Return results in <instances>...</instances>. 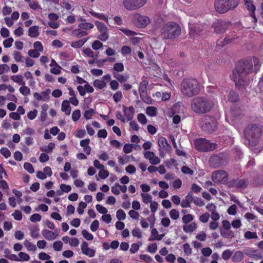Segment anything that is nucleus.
Here are the masks:
<instances>
[{
	"label": "nucleus",
	"instance_id": "f257e3e1",
	"mask_svg": "<svg viewBox=\"0 0 263 263\" xmlns=\"http://www.w3.org/2000/svg\"><path fill=\"white\" fill-rule=\"evenodd\" d=\"M260 67L259 60L256 57L242 59L236 64L233 70L231 79L235 82L236 87L244 86L248 82V74L253 72H257Z\"/></svg>",
	"mask_w": 263,
	"mask_h": 263
},
{
	"label": "nucleus",
	"instance_id": "f03ea898",
	"mask_svg": "<svg viewBox=\"0 0 263 263\" xmlns=\"http://www.w3.org/2000/svg\"><path fill=\"white\" fill-rule=\"evenodd\" d=\"M214 105L213 100L206 96L196 97L191 101V109L198 114H204L210 112Z\"/></svg>",
	"mask_w": 263,
	"mask_h": 263
},
{
	"label": "nucleus",
	"instance_id": "7ed1b4c3",
	"mask_svg": "<svg viewBox=\"0 0 263 263\" xmlns=\"http://www.w3.org/2000/svg\"><path fill=\"white\" fill-rule=\"evenodd\" d=\"M200 90L199 83L195 79H185L182 81V93L189 97L197 95Z\"/></svg>",
	"mask_w": 263,
	"mask_h": 263
},
{
	"label": "nucleus",
	"instance_id": "20e7f679",
	"mask_svg": "<svg viewBox=\"0 0 263 263\" xmlns=\"http://www.w3.org/2000/svg\"><path fill=\"white\" fill-rule=\"evenodd\" d=\"M179 25L174 22H170L163 25L161 33L164 39H173L177 37L180 34Z\"/></svg>",
	"mask_w": 263,
	"mask_h": 263
},
{
	"label": "nucleus",
	"instance_id": "39448f33",
	"mask_svg": "<svg viewBox=\"0 0 263 263\" xmlns=\"http://www.w3.org/2000/svg\"><path fill=\"white\" fill-rule=\"evenodd\" d=\"M261 134V129L256 124H252L247 126L244 131V136L248 140L249 144H254L256 140Z\"/></svg>",
	"mask_w": 263,
	"mask_h": 263
},
{
	"label": "nucleus",
	"instance_id": "423d86ee",
	"mask_svg": "<svg viewBox=\"0 0 263 263\" xmlns=\"http://www.w3.org/2000/svg\"><path fill=\"white\" fill-rule=\"evenodd\" d=\"M240 0H216L214 7L216 11L219 13H224L230 9L236 8Z\"/></svg>",
	"mask_w": 263,
	"mask_h": 263
},
{
	"label": "nucleus",
	"instance_id": "0eeeda50",
	"mask_svg": "<svg viewBox=\"0 0 263 263\" xmlns=\"http://www.w3.org/2000/svg\"><path fill=\"white\" fill-rule=\"evenodd\" d=\"M195 148L199 152H206L213 151L217 148V145L212 143L205 138H198L194 140Z\"/></svg>",
	"mask_w": 263,
	"mask_h": 263
},
{
	"label": "nucleus",
	"instance_id": "6e6552de",
	"mask_svg": "<svg viewBox=\"0 0 263 263\" xmlns=\"http://www.w3.org/2000/svg\"><path fill=\"white\" fill-rule=\"evenodd\" d=\"M249 183L247 178L233 179L227 182L229 188H236L239 190H243L247 187Z\"/></svg>",
	"mask_w": 263,
	"mask_h": 263
},
{
	"label": "nucleus",
	"instance_id": "1a4fd4ad",
	"mask_svg": "<svg viewBox=\"0 0 263 263\" xmlns=\"http://www.w3.org/2000/svg\"><path fill=\"white\" fill-rule=\"evenodd\" d=\"M227 160L224 155L219 153L218 155H213L209 159L210 165L214 168H218L227 164Z\"/></svg>",
	"mask_w": 263,
	"mask_h": 263
},
{
	"label": "nucleus",
	"instance_id": "9d476101",
	"mask_svg": "<svg viewBox=\"0 0 263 263\" xmlns=\"http://www.w3.org/2000/svg\"><path fill=\"white\" fill-rule=\"evenodd\" d=\"M217 126V122L213 117H206L204 119L201 125L203 130L208 133H213Z\"/></svg>",
	"mask_w": 263,
	"mask_h": 263
},
{
	"label": "nucleus",
	"instance_id": "9b49d317",
	"mask_svg": "<svg viewBox=\"0 0 263 263\" xmlns=\"http://www.w3.org/2000/svg\"><path fill=\"white\" fill-rule=\"evenodd\" d=\"M147 0H124L123 5L128 10H135L143 7Z\"/></svg>",
	"mask_w": 263,
	"mask_h": 263
},
{
	"label": "nucleus",
	"instance_id": "f8f14e48",
	"mask_svg": "<svg viewBox=\"0 0 263 263\" xmlns=\"http://www.w3.org/2000/svg\"><path fill=\"white\" fill-rule=\"evenodd\" d=\"M228 178V174L224 170L215 171L212 175V179L215 183H227Z\"/></svg>",
	"mask_w": 263,
	"mask_h": 263
},
{
	"label": "nucleus",
	"instance_id": "ddd939ff",
	"mask_svg": "<svg viewBox=\"0 0 263 263\" xmlns=\"http://www.w3.org/2000/svg\"><path fill=\"white\" fill-rule=\"evenodd\" d=\"M134 19L135 25L140 28L146 27L150 23V20L147 16L138 13L134 14Z\"/></svg>",
	"mask_w": 263,
	"mask_h": 263
},
{
	"label": "nucleus",
	"instance_id": "4468645a",
	"mask_svg": "<svg viewBox=\"0 0 263 263\" xmlns=\"http://www.w3.org/2000/svg\"><path fill=\"white\" fill-rule=\"evenodd\" d=\"M230 25V22L217 20L213 24L212 28L216 33L222 34L226 31Z\"/></svg>",
	"mask_w": 263,
	"mask_h": 263
},
{
	"label": "nucleus",
	"instance_id": "2eb2a0df",
	"mask_svg": "<svg viewBox=\"0 0 263 263\" xmlns=\"http://www.w3.org/2000/svg\"><path fill=\"white\" fill-rule=\"evenodd\" d=\"M95 25L97 27L98 30L100 32L99 39L102 41H106L109 37L108 33V29L106 25L99 21H96Z\"/></svg>",
	"mask_w": 263,
	"mask_h": 263
},
{
	"label": "nucleus",
	"instance_id": "dca6fc26",
	"mask_svg": "<svg viewBox=\"0 0 263 263\" xmlns=\"http://www.w3.org/2000/svg\"><path fill=\"white\" fill-rule=\"evenodd\" d=\"M81 251L83 254L88 256L89 257H93L95 255V250L88 247V244L87 242L84 241L81 244Z\"/></svg>",
	"mask_w": 263,
	"mask_h": 263
},
{
	"label": "nucleus",
	"instance_id": "f3484780",
	"mask_svg": "<svg viewBox=\"0 0 263 263\" xmlns=\"http://www.w3.org/2000/svg\"><path fill=\"white\" fill-rule=\"evenodd\" d=\"M202 31L201 26L199 24H191L190 25V34L193 37L200 35Z\"/></svg>",
	"mask_w": 263,
	"mask_h": 263
},
{
	"label": "nucleus",
	"instance_id": "a211bd4d",
	"mask_svg": "<svg viewBox=\"0 0 263 263\" xmlns=\"http://www.w3.org/2000/svg\"><path fill=\"white\" fill-rule=\"evenodd\" d=\"M123 111L128 121H130L133 119L135 110L133 106L127 108L124 105H123Z\"/></svg>",
	"mask_w": 263,
	"mask_h": 263
},
{
	"label": "nucleus",
	"instance_id": "6ab92c4d",
	"mask_svg": "<svg viewBox=\"0 0 263 263\" xmlns=\"http://www.w3.org/2000/svg\"><path fill=\"white\" fill-rule=\"evenodd\" d=\"M158 143L160 148L164 151H170L172 149L171 146L168 144L166 139L161 137L158 139Z\"/></svg>",
	"mask_w": 263,
	"mask_h": 263
},
{
	"label": "nucleus",
	"instance_id": "aec40b11",
	"mask_svg": "<svg viewBox=\"0 0 263 263\" xmlns=\"http://www.w3.org/2000/svg\"><path fill=\"white\" fill-rule=\"evenodd\" d=\"M243 1L247 10L250 12V16L257 20L255 15L256 7L253 4L252 0H243Z\"/></svg>",
	"mask_w": 263,
	"mask_h": 263
},
{
	"label": "nucleus",
	"instance_id": "412c9836",
	"mask_svg": "<svg viewBox=\"0 0 263 263\" xmlns=\"http://www.w3.org/2000/svg\"><path fill=\"white\" fill-rule=\"evenodd\" d=\"M155 220V217L154 214H153L149 218H147L146 219L142 218L140 221V224L143 228H147L149 226V224L147 222L148 221L150 223L151 227H153L154 226V223Z\"/></svg>",
	"mask_w": 263,
	"mask_h": 263
},
{
	"label": "nucleus",
	"instance_id": "4be33fe9",
	"mask_svg": "<svg viewBox=\"0 0 263 263\" xmlns=\"http://www.w3.org/2000/svg\"><path fill=\"white\" fill-rule=\"evenodd\" d=\"M197 228V224L195 222H191L189 224H184L183 226V230L186 233H191L196 231Z\"/></svg>",
	"mask_w": 263,
	"mask_h": 263
},
{
	"label": "nucleus",
	"instance_id": "5701e85b",
	"mask_svg": "<svg viewBox=\"0 0 263 263\" xmlns=\"http://www.w3.org/2000/svg\"><path fill=\"white\" fill-rule=\"evenodd\" d=\"M113 77L116 80L121 83L126 82L129 79V76L127 74H121L116 72H112Z\"/></svg>",
	"mask_w": 263,
	"mask_h": 263
},
{
	"label": "nucleus",
	"instance_id": "b1692460",
	"mask_svg": "<svg viewBox=\"0 0 263 263\" xmlns=\"http://www.w3.org/2000/svg\"><path fill=\"white\" fill-rule=\"evenodd\" d=\"M71 109L69 102L67 100H64L62 103L61 110L64 112L66 115H69L71 112Z\"/></svg>",
	"mask_w": 263,
	"mask_h": 263
},
{
	"label": "nucleus",
	"instance_id": "393cba45",
	"mask_svg": "<svg viewBox=\"0 0 263 263\" xmlns=\"http://www.w3.org/2000/svg\"><path fill=\"white\" fill-rule=\"evenodd\" d=\"M39 28L37 26L30 27L28 29V35L31 37H37L40 34Z\"/></svg>",
	"mask_w": 263,
	"mask_h": 263
},
{
	"label": "nucleus",
	"instance_id": "a878e982",
	"mask_svg": "<svg viewBox=\"0 0 263 263\" xmlns=\"http://www.w3.org/2000/svg\"><path fill=\"white\" fill-rule=\"evenodd\" d=\"M43 236L48 240H52L55 239V235L52 231L47 229L43 230L42 232Z\"/></svg>",
	"mask_w": 263,
	"mask_h": 263
},
{
	"label": "nucleus",
	"instance_id": "bb28decb",
	"mask_svg": "<svg viewBox=\"0 0 263 263\" xmlns=\"http://www.w3.org/2000/svg\"><path fill=\"white\" fill-rule=\"evenodd\" d=\"M88 38H83L79 41L72 42L71 46L74 48H80L88 41Z\"/></svg>",
	"mask_w": 263,
	"mask_h": 263
},
{
	"label": "nucleus",
	"instance_id": "cd10ccee",
	"mask_svg": "<svg viewBox=\"0 0 263 263\" xmlns=\"http://www.w3.org/2000/svg\"><path fill=\"white\" fill-rule=\"evenodd\" d=\"M239 99L238 94L234 90L230 91L228 95V100L231 102H236Z\"/></svg>",
	"mask_w": 263,
	"mask_h": 263
},
{
	"label": "nucleus",
	"instance_id": "c85d7f7f",
	"mask_svg": "<svg viewBox=\"0 0 263 263\" xmlns=\"http://www.w3.org/2000/svg\"><path fill=\"white\" fill-rule=\"evenodd\" d=\"M72 35L78 37H81L82 36H84L85 35H87L88 33L86 30H83L80 28H78L77 29H76L73 30L72 32Z\"/></svg>",
	"mask_w": 263,
	"mask_h": 263
},
{
	"label": "nucleus",
	"instance_id": "c756f323",
	"mask_svg": "<svg viewBox=\"0 0 263 263\" xmlns=\"http://www.w3.org/2000/svg\"><path fill=\"white\" fill-rule=\"evenodd\" d=\"M244 255L241 251H237L235 252L232 257L233 262L240 261L243 258Z\"/></svg>",
	"mask_w": 263,
	"mask_h": 263
},
{
	"label": "nucleus",
	"instance_id": "7c9ffc66",
	"mask_svg": "<svg viewBox=\"0 0 263 263\" xmlns=\"http://www.w3.org/2000/svg\"><path fill=\"white\" fill-rule=\"evenodd\" d=\"M206 90L209 93H214L216 95L222 94V92L220 91V88H219L217 86H209L207 87Z\"/></svg>",
	"mask_w": 263,
	"mask_h": 263
},
{
	"label": "nucleus",
	"instance_id": "2f4dec72",
	"mask_svg": "<svg viewBox=\"0 0 263 263\" xmlns=\"http://www.w3.org/2000/svg\"><path fill=\"white\" fill-rule=\"evenodd\" d=\"M148 85V81L147 79L143 80L140 83L139 92H143L147 91V87Z\"/></svg>",
	"mask_w": 263,
	"mask_h": 263
},
{
	"label": "nucleus",
	"instance_id": "473e14b6",
	"mask_svg": "<svg viewBox=\"0 0 263 263\" xmlns=\"http://www.w3.org/2000/svg\"><path fill=\"white\" fill-rule=\"evenodd\" d=\"M140 98L145 103L147 104H150L152 103V98L147 95V91L143 92H140Z\"/></svg>",
	"mask_w": 263,
	"mask_h": 263
},
{
	"label": "nucleus",
	"instance_id": "72a5a7b5",
	"mask_svg": "<svg viewBox=\"0 0 263 263\" xmlns=\"http://www.w3.org/2000/svg\"><path fill=\"white\" fill-rule=\"evenodd\" d=\"M146 114L150 117H155L157 114V109L154 106H148L146 109Z\"/></svg>",
	"mask_w": 263,
	"mask_h": 263
},
{
	"label": "nucleus",
	"instance_id": "f704fd0d",
	"mask_svg": "<svg viewBox=\"0 0 263 263\" xmlns=\"http://www.w3.org/2000/svg\"><path fill=\"white\" fill-rule=\"evenodd\" d=\"M93 85L95 87L100 89H103L106 86V84L104 81L102 80H96L93 81Z\"/></svg>",
	"mask_w": 263,
	"mask_h": 263
},
{
	"label": "nucleus",
	"instance_id": "c9c22d12",
	"mask_svg": "<svg viewBox=\"0 0 263 263\" xmlns=\"http://www.w3.org/2000/svg\"><path fill=\"white\" fill-rule=\"evenodd\" d=\"M24 245L28 251H35L36 250V246L27 239L24 240Z\"/></svg>",
	"mask_w": 263,
	"mask_h": 263
},
{
	"label": "nucleus",
	"instance_id": "e433bc0d",
	"mask_svg": "<svg viewBox=\"0 0 263 263\" xmlns=\"http://www.w3.org/2000/svg\"><path fill=\"white\" fill-rule=\"evenodd\" d=\"M248 255L252 258H253L255 260L260 259L262 258L261 254L260 253L257 252V250H252L250 251V253H248Z\"/></svg>",
	"mask_w": 263,
	"mask_h": 263
},
{
	"label": "nucleus",
	"instance_id": "4c0bfd02",
	"mask_svg": "<svg viewBox=\"0 0 263 263\" xmlns=\"http://www.w3.org/2000/svg\"><path fill=\"white\" fill-rule=\"evenodd\" d=\"M93 27V25L90 23H82L78 25V28L87 31L88 30H90Z\"/></svg>",
	"mask_w": 263,
	"mask_h": 263
},
{
	"label": "nucleus",
	"instance_id": "58836bf2",
	"mask_svg": "<svg viewBox=\"0 0 263 263\" xmlns=\"http://www.w3.org/2000/svg\"><path fill=\"white\" fill-rule=\"evenodd\" d=\"M124 69V66L122 63H116L114 65L112 72H122Z\"/></svg>",
	"mask_w": 263,
	"mask_h": 263
},
{
	"label": "nucleus",
	"instance_id": "ea45409f",
	"mask_svg": "<svg viewBox=\"0 0 263 263\" xmlns=\"http://www.w3.org/2000/svg\"><path fill=\"white\" fill-rule=\"evenodd\" d=\"M11 79L15 83H18L19 85H24L25 82L23 81V77L22 75H16V76H12Z\"/></svg>",
	"mask_w": 263,
	"mask_h": 263
},
{
	"label": "nucleus",
	"instance_id": "a19ab883",
	"mask_svg": "<svg viewBox=\"0 0 263 263\" xmlns=\"http://www.w3.org/2000/svg\"><path fill=\"white\" fill-rule=\"evenodd\" d=\"M193 198L192 194L190 193L185 197V200L182 201V207H187L190 206L191 202L192 201Z\"/></svg>",
	"mask_w": 263,
	"mask_h": 263
},
{
	"label": "nucleus",
	"instance_id": "79ce46f5",
	"mask_svg": "<svg viewBox=\"0 0 263 263\" xmlns=\"http://www.w3.org/2000/svg\"><path fill=\"white\" fill-rule=\"evenodd\" d=\"M234 39H231L226 37L222 41L218 40L217 42V45L220 47H222L225 45H228L229 43L231 42Z\"/></svg>",
	"mask_w": 263,
	"mask_h": 263
},
{
	"label": "nucleus",
	"instance_id": "37998d69",
	"mask_svg": "<svg viewBox=\"0 0 263 263\" xmlns=\"http://www.w3.org/2000/svg\"><path fill=\"white\" fill-rule=\"evenodd\" d=\"M20 92L24 96H26L30 94V88L24 85H22L19 89Z\"/></svg>",
	"mask_w": 263,
	"mask_h": 263
},
{
	"label": "nucleus",
	"instance_id": "c03bdc74",
	"mask_svg": "<svg viewBox=\"0 0 263 263\" xmlns=\"http://www.w3.org/2000/svg\"><path fill=\"white\" fill-rule=\"evenodd\" d=\"M30 235L33 238H37L40 236V229L35 227L30 230Z\"/></svg>",
	"mask_w": 263,
	"mask_h": 263
},
{
	"label": "nucleus",
	"instance_id": "a18cd8bd",
	"mask_svg": "<svg viewBox=\"0 0 263 263\" xmlns=\"http://www.w3.org/2000/svg\"><path fill=\"white\" fill-rule=\"evenodd\" d=\"M82 235L87 240H92L93 239V235L85 229L82 231Z\"/></svg>",
	"mask_w": 263,
	"mask_h": 263
},
{
	"label": "nucleus",
	"instance_id": "49530a36",
	"mask_svg": "<svg viewBox=\"0 0 263 263\" xmlns=\"http://www.w3.org/2000/svg\"><path fill=\"white\" fill-rule=\"evenodd\" d=\"M116 217L119 220H124L126 218V214L123 210L119 209L116 212Z\"/></svg>",
	"mask_w": 263,
	"mask_h": 263
},
{
	"label": "nucleus",
	"instance_id": "de8ad7c7",
	"mask_svg": "<svg viewBox=\"0 0 263 263\" xmlns=\"http://www.w3.org/2000/svg\"><path fill=\"white\" fill-rule=\"evenodd\" d=\"M246 239H256L258 236L256 232H252L249 231H247L245 233L244 235Z\"/></svg>",
	"mask_w": 263,
	"mask_h": 263
},
{
	"label": "nucleus",
	"instance_id": "09e8293b",
	"mask_svg": "<svg viewBox=\"0 0 263 263\" xmlns=\"http://www.w3.org/2000/svg\"><path fill=\"white\" fill-rule=\"evenodd\" d=\"M220 234L223 237L227 239L232 238L234 236V233L232 231H221Z\"/></svg>",
	"mask_w": 263,
	"mask_h": 263
},
{
	"label": "nucleus",
	"instance_id": "8fccbe9b",
	"mask_svg": "<svg viewBox=\"0 0 263 263\" xmlns=\"http://www.w3.org/2000/svg\"><path fill=\"white\" fill-rule=\"evenodd\" d=\"M95 114V110L90 108L89 109L86 110L85 111L84 114V117L87 119H90L92 117V116Z\"/></svg>",
	"mask_w": 263,
	"mask_h": 263
},
{
	"label": "nucleus",
	"instance_id": "3c124183",
	"mask_svg": "<svg viewBox=\"0 0 263 263\" xmlns=\"http://www.w3.org/2000/svg\"><path fill=\"white\" fill-rule=\"evenodd\" d=\"M112 98L116 103L119 102L123 98V95L121 91H118L112 96Z\"/></svg>",
	"mask_w": 263,
	"mask_h": 263
},
{
	"label": "nucleus",
	"instance_id": "603ef678",
	"mask_svg": "<svg viewBox=\"0 0 263 263\" xmlns=\"http://www.w3.org/2000/svg\"><path fill=\"white\" fill-rule=\"evenodd\" d=\"M141 197H142V201L145 203H148L152 202V196L148 194L141 193Z\"/></svg>",
	"mask_w": 263,
	"mask_h": 263
},
{
	"label": "nucleus",
	"instance_id": "864d4df0",
	"mask_svg": "<svg viewBox=\"0 0 263 263\" xmlns=\"http://www.w3.org/2000/svg\"><path fill=\"white\" fill-rule=\"evenodd\" d=\"M24 168L30 174H33L34 172V170L33 167V165L29 162L24 163Z\"/></svg>",
	"mask_w": 263,
	"mask_h": 263
},
{
	"label": "nucleus",
	"instance_id": "5fc2aeb1",
	"mask_svg": "<svg viewBox=\"0 0 263 263\" xmlns=\"http://www.w3.org/2000/svg\"><path fill=\"white\" fill-rule=\"evenodd\" d=\"M55 144L53 143L50 142L48 144L47 147L41 148V151L45 152L47 153H49L52 152L54 148Z\"/></svg>",
	"mask_w": 263,
	"mask_h": 263
},
{
	"label": "nucleus",
	"instance_id": "6e6d98bb",
	"mask_svg": "<svg viewBox=\"0 0 263 263\" xmlns=\"http://www.w3.org/2000/svg\"><path fill=\"white\" fill-rule=\"evenodd\" d=\"M194 217L192 214L184 215L182 217V221L185 224L188 223L193 220Z\"/></svg>",
	"mask_w": 263,
	"mask_h": 263
},
{
	"label": "nucleus",
	"instance_id": "4d7b16f0",
	"mask_svg": "<svg viewBox=\"0 0 263 263\" xmlns=\"http://www.w3.org/2000/svg\"><path fill=\"white\" fill-rule=\"evenodd\" d=\"M63 243L61 241H57L53 243V248L56 251H60L62 250Z\"/></svg>",
	"mask_w": 263,
	"mask_h": 263
},
{
	"label": "nucleus",
	"instance_id": "13d9d810",
	"mask_svg": "<svg viewBox=\"0 0 263 263\" xmlns=\"http://www.w3.org/2000/svg\"><path fill=\"white\" fill-rule=\"evenodd\" d=\"M18 258L20 261H28L30 259V256L24 252H21L18 253Z\"/></svg>",
	"mask_w": 263,
	"mask_h": 263
},
{
	"label": "nucleus",
	"instance_id": "bf43d9fd",
	"mask_svg": "<svg viewBox=\"0 0 263 263\" xmlns=\"http://www.w3.org/2000/svg\"><path fill=\"white\" fill-rule=\"evenodd\" d=\"M182 173L189 176H192L193 175L194 171L188 166L184 165L182 166Z\"/></svg>",
	"mask_w": 263,
	"mask_h": 263
},
{
	"label": "nucleus",
	"instance_id": "052dcab7",
	"mask_svg": "<svg viewBox=\"0 0 263 263\" xmlns=\"http://www.w3.org/2000/svg\"><path fill=\"white\" fill-rule=\"evenodd\" d=\"M0 153L6 158H8L11 156V153L7 147H2L0 149Z\"/></svg>",
	"mask_w": 263,
	"mask_h": 263
},
{
	"label": "nucleus",
	"instance_id": "680f3d73",
	"mask_svg": "<svg viewBox=\"0 0 263 263\" xmlns=\"http://www.w3.org/2000/svg\"><path fill=\"white\" fill-rule=\"evenodd\" d=\"M87 204L86 202L81 201L79 204V206L77 209V212L79 214H82L84 213V209L86 207Z\"/></svg>",
	"mask_w": 263,
	"mask_h": 263
},
{
	"label": "nucleus",
	"instance_id": "e2e57ef3",
	"mask_svg": "<svg viewBox=\"0 0 263 263\" xmlns=\"http://www.w3.org/2000/svg\"><path fill=\"white\" fill-rule=\"evenodd\" d=\"M137 119L138 121L143 125L147 123V119L143 114H139L137 116Z\"/></svg>",
	"mask_w": 263,
	"mask_h": 263
},
{
	"label": "nucleus",
	"instance_id": "0e129e2a",
	"mask_svg": "<svg viewBox=\"0 0 263 263\" xmlns=\"http://www.w3.org/2000/svg\"><path fill=\"white\" fill-rule=\"evenodd\" d=\"M201 253L203 256L209 257L212 254V250L209 247L203 248L201 250Z\"/></svg>",
	"mask_w": 263,
	"mask_h": 263
},
{
	"label": "nucleus",
	"instance_id": "69168bd1",
	"mask_svg": "<svg viewBox=\"0 0 263 263\" xmlns=\"http://www.w3.org/2000/svg\"><path fill=\"white\" fill-rule=\"evenodd\" d=\"M81 117V112L79 109H77L73 111L72 114V120L74 122L77 121Z\"/></svg>",
	"mask_w": 263,
	"mask_h": 263
},
{
	"label": "nucleus",
	"instance_id": "338daca9",
	"mask_svg": "<svg viewBox=\"0 0 263 263\" xmlns=\"http://www.w3.org/2000/svg\"><path fill=\"white\" fill-rule=\"evenodd\" d=\"M133 145L132 144H125L124 145L123 151L125 154H129L133 151Z\"/></svg>",
	"mask_w": 263,
	"mask_h": 263
},
{
	"label": "nucleus",
	"instance_id": "774afa93",
	"mask_svg": "<svg viewBox=\"0 0 263 263\" xmlns=\"http://www.w3.org/2000/svg\"><path fill=\"white\" fill-rule=\"evenodd\" d=\"M99 227V222L98 220H95L90 224V228L91 231L96 232Z\"/></svg>",
	"mask_w": 263,
	"mask_h": 263
}]
</instances>
